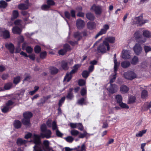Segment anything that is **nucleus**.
<instances>
[{
  "label": "nucleus",
  "mask_w": 151,
  "mask_h": 151,
  "mask_svg": "<svg viewBox=\"0 0 151 151\" xmlns=\"http://www.w3.org/2000/svg\"><path fill=\"white\" fill-rule=\"evenodd\" d=\"M33 142L35 144L33 147V151H42V149L45 151L49 150V142L47 140H44L42 144L39 135L34 134L32 137Z\"/></svg>",
  "instance_id": "1"
},
{
  "label": "nucleus",
  "mask_w": 151,
  "mask_h": 151,
  "mask_svg": "<svg viewBox=\"0 0 151 151\" xmlns=\"http://www.w3.org/2000/svg\"><path fill=\"white\" fill-rule=\"evenodd\" d=\"M40 129L42 132L40 134V135H39L40 138L48 139L51 137L52 132L50 130L47 129L45 124H44L41 125Z\"/></svg>",
  "instance_id": "2"
},
{
  "label": "nucleus",
  "mask_w": 151,
  "mask_h": 151,
  "mask_svg": "<svg viewBox=\"0 0 151 151\" xmlns=\"http://www.w3.org/2000/svg\"><path fill=\"white\" fill-rule=\"evenodd\" d=\"M79 67V65L78 64L75 65L73 67V69L69 73H66L63 80L64 81L69 82L71 79L73 74L76 73Z\"/></svg>",
  "instance_id": "3"
},
{
  "label": "nucleus",
  "mask_w": 151,
  "mask_h": 151,
  "mask_svg": "<svg viewBox=\"0 0 151 151\" xmlns=\"http://www.w3.org/2000/svg\"><path fill=\"white\" fill-rule=\"evenodd\" d=\"M134 36L136 40L139 43L142 44L146 42V39L142 37L141 34L139 31H136Z\"/></svg>",
  "instance_id": "4"
},
{
  "label": "nucleus",
  "mask_w": 151,
  "mask_h": 151,
  "mask_svg": "<svg viewBox=\"0 0 151 151\" xmlns=\"http://www.w3.org/2000/svg\"><path fill=\"white\" fill-rule=\"evenodd\" d=\"M90 10L94 12L97 15H100L102 12V9L101 6L93 4L91 7Z\"/></svg>",
  "instance_id": "5"
},
{
  "label": "nucleus",
  "mask_w": 151,
  "mask_h": 151,
  "mask_svg": "<svg viewBox=\"0 0 151 151\" xmlns=\"http://www.w3.org/2000/svg\"><path fill=\"white\" fill-rule=\"evenodd\" d=\"M108 94L110 96L111 94H113L116 92L118 89L117 85L115 84H110V86L106 88Z\"/></svg>",
  "instance_id": "6"
},
{
  "label": "nucleus",
  "mask_w": 151,
  "mask_h": 151,
  "mask_svg": "<svg viewBox=\"0 0 151 151\" xmlns=\"http://www.w3.org/2000/svg\"><path fill=\"white\" fill-rule=\"evenodd\" d=\"M73 64V60L72 59H69L67 60L62 61L61 63V66L62 68L66 70L69 68L68 65H71Z\"/></svg>",
  "instance_id": "7"
},
{
  "label": "nucleus",
  "mask_w": 151,
  "mask_h": 151,
  "mask_svg": "<svg viewBox=\"0 0 151 151\" xmlns=\"http://www.w3.org/2000/svg\"><path fill=\"white\" fill-rule=\"evenodd\" d=\"M124 75L125 78L131 80L137 77L136 74L133 71H128L125 72Z\"/></svg>",
  "instance_id": "8"
},
{
  "label": "nucleus",
  "mask_w": 151,
  "mask_h": 151,
  "mask_svg": "<svg viewBox=\"0 0 151 151\" xmlns=\"http://www.w3.org/2000/svg\"><path fill=\"white\" fill-rule=\"evenodd\" d=\"M115 41V38L114 37H108L105 39V41H104V43L106 46L107 50L110 49V47L108 42L111 43H114Z\"/></svg>",
  "instance_id": "9"
},
{
  "label": "nucleus",
  "mask_w": 151,
  "mask_h": 151,
  "mask_svg": "<svg viewBox=\"0 0 151 151\" xmlns=\"http://www.w3.org/2000/svg\"><path fill=\"white\" fill-rule=\"evenodd\" d=\"M136 23L139 26L143 25L145 23H147L149 22V20L143 19V17L142 16L136 17L135 18Z\"/></svg>",
  "instance_id": "10"
},
{
  "label": "nucleus",
  "mask_w": 151,
  "mask_h": 151,
  "mask_svg": "<svg viewBox=\"0 0 151 151\" xmlns=\"http://www.w3.org/2000/svg\"><path fill=\"white\" fill-rule=\"evenodd\" d=\"M109 28V26L107 24H104L103 26V28L98 33L95 37V38L96 39L99 36L106 33L107 30Z\"/></svg>",
  "instance_id": "11"
},
{
  "label": "nucleus",
  "mask_w": 151,
  "mask_h": 151,
  "mask_svg": "<svg viewBox=\"0 0 151 151\" xmlns=\"http://www.w3.org/2000/svg\"><path fill=\"white\" fill-rule=\"evenodd\" d=\"M133 50L136 55H138L141 53L142 51V47L138 43L136 44L133 47Z\"/></svg>",
  "instance_id": "12"
},
{
  "label": "nucleus",
  "mask_w": 151,
  "mask_h": 151,
  "mask_svg": "<svg viewBox=\"0 0 151 151\" xmlns=\"http://www.w3.org/2000/svg\"><path fill=\"white\" fill-rule=\"evenodd\" d=\"M76 26L78 29L83 28L85 26V22L84 21L80 19H78L76 22Z\"/></svg>",
  "instance_id": "13"
},
{
  "label": "nucleus",
  "mask_w": 151,
  "mask_h": 151,
  "mask_svg": "<svg viewBox=\"0 0 151 151\" xmlns=\"http://www.w3.org/2000/svg\"><path fill=\"white\" fill-rule=\"evenodd\" d=\"M5 47L12 54L14 53L15 47L13 44L12 43H6L5 44Z\"/></svg>",
  "instance_id": "14"
},
{
  "label": "nucleus",
  "mask_w": 151,
  "mask_h": 151,
  "mask_svg": "<svg viewBox=\"0 0 151 151\" xmlns=\"http://www.w3.org/2000/svg\"><path fill=\"white\" fill-rule=\"evenodd\" d=\"M22 30L17 26L14 27L12 29V32L14 34L20 35Z\"/></svg>",
  "instance_id": "15"
},
{
  "label": "nucleus",
  "mask_w": 151,
  "mask_h": 151,
  "mask_svg": "<svg viewBox=\"0 0 151 151\" xmlns=\"http://www.w3.org/2000/svg\"><path fill=\"white\" fill-rule=\"evenodd\" d=\"M105 46V45L104 44V42L103 43L101 44L98 47V52H106V50Z\"/></svg>",
  "instance_id": "16"
},
{
  "label": "nucleus",
  "mask_w": 151,
  "mask_h": 151,
  "mask_svg": "<svg viewBox=\"0 0 151 151\" xmlns=\"http://www.w3.org/2000/svg\"><path fill=\"white\" fill-rule=\"evenodd\" d=\"M130 53L129 50H125L123 51L122 57L124 59H128L130 58Z\"/></svg>",
  "instance_id": "17"
},
{
  "label": "nucleus",
  "mask_w": 151,
  "mask_h": 151,
  "mask_svg": "<svg viewBox=\"0 0 151 151\" xmlns=\"http://www.w3.org/2000/svg\"><path fill=\"white\" fill-rule=\"evenodd\" d=\"M73 88H69V91H68V94L66 97L70 100L72 99L74 97L72 91L73 90Z\"/></svg>",
  "instance_id": "18"
},
{
  "label": "nucleus",
  "mask_w": 151,
  "mask_h": 151,
  "mask_svg": "<svg viewBox=\"0 0 151 151\" xmlns=\"http://www.w3.org/2000/svg\"><path fill=\"white\" fill-rule=\"evenodd\" d=\"M1 34L5 39H7L9 38L10 35L9 32L7 30H3L1 31Z\"/></svg>",
  "instance_id": "19"
},
{
  "label": "nucleus",
  "mask_w": 151,
  "mask_h": 151,
  "mask_svg": "<svg viewBox=\"0 0 151 151\" xmlns=\"http://www.w3.org/2000/svg\"><path fill=\"white\" fill-rule=\"evenodd\" d=\"M96 23L93 22H88L87 23V27L88 29L91 30L94 29L96 27Z\"/></svg>",
  "instance_id": "20"
},
{
  "label": "nucleus",
  "mask_w": 151,
  "mask_h": 151,
  "mask_svg": "<svg viewBox=\"0 0 151 151\" xmlns=\"http://www.w3.org/2000/svg\"><path fill=\"white\" fill-rule=\"evenodd\" d=\"M129 90V88L126 86L122 85L120 88V91L121 93H124L128 92Z\"/></svg>",
  "instance_id": "21"
},
{
  "label": "nucleus",
  "mask_w": 151,
  "mask_h": 151,
  "mask_svg": "<svg viewBox=\"0 0 151 151\" xmlns=\"http://www.w3.org/2000/svg\"><path fill=\"white\" fill-rule=\"evenodd\" d=\"M27 141L21 138H19L17 139V143L18 145L21 146L26 144Z\"/></svg>",
  "instance_id": "22"
},
{
  "label": "nucleus",
  "mask_w": 151,
  "mask_h": 151,
  "mask_svg": "<svg viewBox=\"0 0 151 151\" xmlns=\"http://www.w3.org/2000/svg\"><path fill=\"white\" fill-rule=\"evenodd\" d=\"M22 125L21 122L18 120H15L14 122V126L16 129L20 128Z\"/></svg>",
  "instance_id": "23"
},
{
  "label": "nucleus",
  "mask_w": 151,
  "mask_h": 151,
  "mask_svg": "<svg viewBox=\"0 0 151 151\" xmlns=\"http://www.w3.org/2000/svg\"><path fill=\"white\" fill-rule=\"evenodd\" d=\"M142 34L144 37L147 38H151V32L148 30H143Z\"/></svg>",
  "instance_id": "24"
},
{
  "label": "nucleus",
  "mask_w": 151,
  "mask_h": 151,
  "mask_svg": "<svg viewBox=\"0 0 151 151\" xmlns=\"http://www.w3.org/2000/svg\"><path fill=\"white\" fill-rule=\"evenodd\" d=\"M22 124L27 127H28L30 126V119L24 118L22 120Z\"/></svg>",
  "instance_id": "25"
},
{
  "label": "nucleus",
  "mask_w": 151,
  "mask_h": 151,
  "mask_svg": "<svg viewBox=\"0 0 151 151\" xmlns=\"http://www.w3.org/2000/svg\"><path fill=\"white\" fill-rule=\"evenodd\" d=\"M86 17L90 21H93L95 19V17L93 14L91 12H88L86 14Z\"/></svg>",
  "instance_id": "26"
},
{
  "label": "nucleus",
  "mask_w": 151,
  "mask_h": 151,
  "mask_svg": "<svg viewBox=\"0 0 151 151\" xmlns=\"http://www.w3.org/2000/svg\"><path fill=\"white\" fill-rule=\"evenodd\" d=\"M18 7L19 9L24 10L28 9V5L25 4H21L18 5Z\"/></svg>",
  "instance_id": "27"
},
{
  "label": "nucleus",
  "mask_w": 151,
  "mask_h": 151,
  "mask_svg": "<svg viewBox=\"0 0 151 151\" xmlns=\"http://www.w3.org/2000/svg\"><path fill=\"white\" fill-rule=\"evenodd\" d=\"M130 65V62L127 60H126L121 63V66L123 68H125L129 67Z\"/></svg>",
  "instance_id": "28"
},
{
  "label": "nucleus",
  "mask_w": 151,
  "mask_h": 151,
  "mask_svg": "<svg viewBox=\"0 0 151 151\" xmlns=\"http://www.w3.org/2000/svg\"><path fill=\"white\" fill-rule=\"evenodd\" d=\"M19 16V13L17 10H14L12 12V17L11 19L13 20L17 18Z\"/></svg>",
  "instance_id": "29"
},
{
  "label": "nucleus",
  "mask_w": 151,
  "mask_h": 151,
  "mask_svg": "<svg viewBox=\"0 0 151 151\" xmlns=\"http://www.w3.org/2000/svg\"><path fill=\"white\" fill-rule=\"evenodd\" d=\"M24 118L30 119L32 116V114L31 112L27 111L23 113Z\"/></svg>",
  "instance_id": "30"
},
{
  "label": "nucleus",
  "mask_w": 151,
  "mask_h": 151,
  "mask_svg": "<svg viewBox=\"0 0 151 151\" xmlns=\"http://www.w3.org/2000/svg\"><path fill=\"white\" fill-rule=\"evenodd\" d=\"M90 134L87 133L86 131H84L83 133H80L79 134L78 137L80 138H83L84 137H89Z\"/></svg>",
  "instance_id": "31"
},
{
  "label": "nucleus",
  "mask_w": 151,
  "mask_h": 151,
  "mask_svg": "<svg viewBox=\"0 0 151 151\" xmlns=\"http://www.w3.org/2000/svg\"><path fill=\"white\" fill-rule=\"evenodd\" d=\"M51 73L52 74H55L58 73V70L55 67H51L50 68Z\"/></svg>",
  "instance_id": "32"
},
{
  "label": "nucleus",
  "mask_w": 151,
  "mask_h": 151,
  "mask_svg": "<svg viewBox=\"0 0 151 151\" xmlns=\"http://www.w3.org/2000/svg\"><path fill=\"white\" fill-rule=\"evenodd\" d=\"M21 14L24 16H25L24 20L25 21L28 20V18L29 16V14L27 12L25 11H22L21 12Z\"/></svg>",
  "instance_id": "33"
},
{
  "label": "nucleus",
  "mask_w": 151,
  "mask_h": 151,
  "mask_svg": "<svg viewBox=\"0 0 151 151\" xmlns=\"http://www.w3.org/2000/svg\"><path fill=\"white\" fill-rule=\"evenodd\" d=\"M7 3L4 0L0 1V8L3 9L5 8L7 6Z\"/></svg>",
  "instance_id": "34"
},
{
  "label": "nucleus",
  "mask_w": 151,
  "mask_h": 151,
  "mask_svg": "<svg viewBox=\"0 0 151 151\" xmlns=\"http://www.w3.org/2000/svg\"><path fill=\"white\" fill-rule=\"evenodd\" d=\"M74 36L78 41H79L82 38V36L81 35V33L78 32H77L74 33Z\"/></svg>",
  "instance_id": "35"
},
{
  "label": "nucleus",
  "mask_w": 151,
  "mask_h": 151,
  "mask_svg": "<svg viewBox=\"0 0 151 151\" xmlns=\"http://www.w3.org/2000/svg\"><path fill=\"white\" fill-rule=\"evenodd\" d=\"M138 58L137 56H134L132 60L131 63L132 64L135 65L138 63Z\"/></svg>",
  "instance_id": "36"
},
{
  "label": "nucleus",
  "mask_w": 151,
  "mask_h": 151,
  "mask_svg": "<svg viewBox=\"0 0 151 151\" xmlns=\"http://www.w3.org/2000/svg\"><path fill=\"white\" fill-rule=\"evenodd\" d=\"M148 92L146 90H143L141 93V97L142 99L146 98L148 96Z\"/></svg>",
  "instance_id": "37"
},
{
  "label": "nucleus",
  "mask_w": 151,
  "mask_h": 151,
  "mask_svg": "<svg viewBox=\"0 0 151 151\" xmlns=\"http://www.w3.org/2000/svg\"><path fill=\"white\" fill-rule=\"evenodd\" d=\"M114 71L117 72L119 65V63L117 62L116 59H114Z\"/></svg>",
  "instance_id": "38"
},
{
  "label": "nucleus",
  "mask_w": 151,
  "mask_h": 151,
  "mask_svg": "<svg viewBox=\"0 0 151 151\" xmlns=\"http://www.w3.org/2000/svg\"><path fill=\"white\" fill-rule=\"evenodd\" d=\"M21 80V78L19 76H17L14 78L13 83L16 85Z\"/></svg>",
  "instance_id": "39"
},
{
  "label": "nucleus",
  "mask_w": 151,
  "mask_h": 151,
  "mask_svg": "<svg viewBox=\"0 0 151 151\" xmlns=\"http://www.w3.org/2000/svg\"><path fill=\"white\" fill-rule=\"evenodd\" d=\"M64 139L67 142L70 143H72L74 140V138L71 136H68L65 137Z\"/></svg>",
  "instance_id": "40"
},
{
  "label": "nucleus",
  "mask_w": 151,
  "mask_h": 151,
  "mask_svg": "<svg viewBox=\"0 0 151 151\" xmlns=\"http://www.w3.org/2000/svg\"><path fill=\"white\" fill-rule=\"evenodd\" d=\"M147 130L145 129L139 131L138 133L136 134L137 137H141L145 133Z\"/></svg>",
  "instance_id": "41"
},
{
  "label": "nucleus",
  "mask_w": 151,
  "mask_h": 151,
  "mask_svg": "<svg viewBox=\"0 0 151 151\" xmlns=\"http://www.w3.org/2000/svg\"><path fill=\"white\" fill-rule=\"evenodd\" d=\"M117 74L116 72L114 71V74L113 75L112 77L111 78L109 81L110 84H112V83L115 81Z\"/></svg>",
  "instance_id": "42"
},
{
  "label": "nucleus",
  "mask_w": 151,
  "mask_h": 151,
  "mask_svg": "<svg viewBox=\"0 0 151 151\" xmlns=\"http://www.w3.org/2000/svg\"><path fill=\"white\" fill-rule=\"evenodd\" d=\"M116 99L118 103L119 104L121 103L122 101V97L121 95H116Z\"/></svg>",
  "instance_id": "43"
},
{
  "label": "nucleus",
  "mask_w": 151,
  "mask_h": 151,
  "mask_svg": "<svg viewBox=\"0 0 151 151\" xmlns=\"http://www.w3.org/2000/svg\"><path fill=\"white\" fill-rule=\"evenodd\" d=\"M89 74V72L87 70L83 71L82 73L83 77L85 78H86L88 76Z\"/></svg>",
  "instance_id": "44"
},
{
  "label": "nucleus",
  "mask_w": 151,
  "mask_h": 151,
  "mask_svg": "<svg viewBox=\"0 0 151 151\" xmlns=\"http://www.w3.org/2000/svg\"><path fill=\"white\" fill-rule=\"evenodd\" d=\"M12 86V84L11 83H9L5 85L4 88L5 90L10 89Z\"/></svg>",
  "instance_id": "45"
},
{
  "label": "nucleus",
  "mask_w": 151,
  "mask_h": 151,
  "mask_svg": "<svg viewBox=\"0 0 151 151\" xmlns=\"http://www.w3.org/2000/svg\"><path fill=\"white\" fill-rule=\"evenodd\" d=\"M47 3L49 6L50 7L51 6L54 5L55 4V2L53 0H47Z\"/></svg>",
  "instance_id": "46"
},
{
  "label": "nucleus",
  "mask_w": 151,
  "mask_h": 151,
  "mask_svg": "<svg viewBox=\"0 0 151 151\" xmlns=\"http://www.w3.org/2000/svg\"><path fill=\"white\" fill-rule=\"evenodd\" d=\"M136 98L134 96L130 97L129 99V104H132L135 102Z\"/></svg>",
  "instance_id": "47"
},
{
  "label": "nucleus",
  "mask_w": 151,
  "mask_h": 151,
  "mask_svg": "<svg viewBox=\"0 0 151 151\" xmlns=\"http://www.w3.org/2000/svg\"><path fill=\"white\" fill-rule=\"evenodd\" d=\"M65 99V97L64 96L61 98L59 100L58 103L59 107H60L62 106V104L64 103Z\"/></svg>",
  "instance_id": "48"
},
{
  "label": "nucleus",
  "mask_w": 151,
  "mask_h": 151,
  "mask_svg": "<svg viewBox=\"0 0 151 151\" xmlns=\"http://www.w3.org/2000/svg\"><path fill=\"white\" fill-rule=\"evenodd\" d=\"M10 108V107L8 106L7 105H6V106H4L2 109V111L3 112L5 113L9 111Z\"/></svg>",
  "instance_id": "49"
},
{
  "label": "nucleus",
  "mask_w": 151,
  "mask_h": 151,
  "mask_svg": "<svg viewBox=\"0 0 151 151\" xmlns=\"http://www.w3.org/2000/svg\"><path fill=\"white\" fill-rule=\"evenodd\" d=\"M34 50L36 53H39L41 51V48L39 46L37 45L35 47Z\"/></svg>",
  "instance_id": "50"
},
{
  "label": "nucleus",
  "mask_w": 151,
  "mask_h": 151,
  "mask_svg": "<svg viewBox=\"0 0 151 151\" xmlns=\"http://www.w3.org/2000/svg\"><path fill=\"white\" fill-rule=\"evenodd\" d=\"M79 133V132L76 130H72L70 131L71 134L73 136H76Z\"/></svg>",
  "instance_id": "51"
},
{
  "label": "nucleus",
  "mask_w": 151,
  "mask_h": 151,
  "mask_svg": "<svg viewBox=\"0 0 151 151\" xmlns=\"http://www.w3.org/2000/svg\"><path fill=\"white\" fill-rule=\"evenodd\" d=\"M63 48L66 51H70V45L68 44H65L63 46Z\"/></svg>",
  "instance_id": "52"
},
{
  "label": "nucleus",
  "mask_w": 151,
  "mask_h": 151,
  "mask_svg": "<svg viewBox=\"0 0 151 151\" xmlns=\"http://www.w3.org/2000/svg\"><path fill=\"white\" fill-rule=\"evenodd\" d=\"M144 50L146 53H147L151 51V47L145 45L144 47Z\"/></svg>",
  "instance_id": "53"
},
{
  "label": "nucleus",
  "mask_w": 151,
  "mask_h": 151,
  "mask_svg": "<svg viewBox=\"0 0 151 151\" xmlns=\"http://www.w3.org/2000/svg\"><path fill=\"white\" fill-rule=\"evenodd\" d=\"M148 103L146 102L145 103L142 107V109L143 111H146L150 109L148 108Z\"/></svg>",
  "instance_id": "54"
},
{
  "label": "nucleus",
  "mask_w": 151,
  "mask_h": 151,
  "mask_svg": "<svg viewBox=\"0 0 151 151\" xmlns=\"http://www.w3.org/2000/svg\"><path fill=\"white\" fill-rule=\"evenodd\" d=\"M47 55V52L46 51H44L42 52H41L40 53V58L43 59L45 58L46 56Z\"/></svg>",
  "instance_id": "55"
},
{
  "label": "nucleus",
  "mask_w": 151,
  "mask_h": 151,
  "mask_svg": "<svg viewBox=\"0 0 151 151\" xmlns=\"http://www.w3.org/2000/svg\"><path fill=\"white\" fill-rule=\"evenodd\" d=\"M18 40H19L18 44V45H19L20 43L24 41V37L22 36H20L18 37Z\"/></svg>",
  "instance_id": "56"
},
{
  "label": "nucleus",
  "mask_w": 151,
  "mask_h": 151,
  "mask_svg": "<svg viewBox=\"0 0 151 151\" xmlns=\"http://www.w3.org/2000/svg\"><path fill=\"white\" fill-rule=\"evenodd\" d=\"M26 50L29 53H31L33 51V49L30 46H27L26 48Z\"/></svg>",
  "instance_id": "57"
},
{
  "label": "nucleus",
  "mask_w": 151,
  "mask_h": 151,
  "mask_svg": "<svg viewBox=\"0 0 151 151\" xmlns=\"http://www.w3.org/2000/svg\"><path fill=\"white\" fill-rule=\"evenodd\" d=\"M22 21L19 20V19H17L14 22V24L16 25V26H21L22 25L21 23H22Z\"/></svg>",
  "instance_id": "58"
},
{
  "label": "nucleus",
  "mask_w": 151,
  "mask_h": 151,
  "mask_svg": "<svg viewBox=\"0 0 151 151\" xmlns=\"http://www.w3.org/2000/svg\"><path fill=\"white\" fill-rule=\"evenodd\" d=\"M50 7H49V6L47 5L46 4H44L43 5H42L41 6V9L42 10H47L48 9H49Z\"/></svg>",
  "instance_id": "59"
},
{
  "label": "nucleus",
  "mask_w": 151,
  "mask_h": 151,
  "mask_svg": "<svg viewBox=\"0 0 151 151\" xmlns=\"http://www.w3.org/2000/svg\"><path fill=\"white\" fill-rule=\"evenodd\" d=\"M119 106L122 108L126 109H128L129 107L128 105L126 104L123 103H119Z\"/></svg>",
  "instance_id": "60"
},
{
  "label": "nucleus",
  "mask_w": 151,
  "mask_h": 151,
  "mask_svg": "<svg viewBox=\"0 0 151 151\" xmlns=\"http://www.w3.org/2000/svg\"><path fill=\"white\" fill-rule=\"evenodd\" d=\"M81 94L82 96H84L86 95V88H83L81 90Z\"/></svg>",
  "instance_id": "61"
},
{
  "label": "nucleus",
  "mask_w": 151,
  "mask_h": 151,
  "mask_svg": "<svg viewBox=\"0 0 151 151\" xmlns=\"http://www.w3.org/2000/svg\"><path fill=\"white\" fill-rule=\"evenodd\" d=\"M147 63L145 62H143L141 63V68L143 69H146L147 67Z\"/></svg>",
  "instance_id": "62"
},
{
  "label": "nucleus",
  "mask_w": 151,
  "mask_h": 151,
  "mask_svg": "<svg viewBox=\"0 0 151 151\" xmlns=\"http://www.w3.org/2000/svg\"><path fill=\"white\" fill-rule=\"evenodd\" d=\"M14 103V102L12 101V100H9L6 103V105L10 107V106L12 105Z\"/></svg>",
  "instance_id": "63"
},
{
  "label": "nucleus",
  "mask_w": 151,
  "mask_h": 151,
  "mask_svg": "<svg viewBox=\"0 0 151 151\" xmlns=\"http://www.w3.org/2000/svg\"><path fill=\"white\" fill-rule=\"evenodd\" d=\"M77 127L81 131H82L83 129L82 125L80 123H77Z\"/></svg>",
  "instance_id": "64"
}]
</instances>
